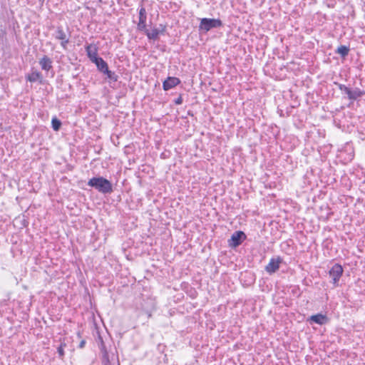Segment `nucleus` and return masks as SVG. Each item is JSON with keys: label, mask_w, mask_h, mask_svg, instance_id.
<instances>
[{"label": "nucleus", "mask_w": 365, "mask_h": 365, "mask_svg": "<svg viewBox=\"0 0 365 365\" xmlns=\"http://www.w3.org/2000/svg\"><path fill=\"white\" fill-rule=\"evenodd\" d=\"M52 128L55 131H58L61 126V122L56 118H53L51 120Z\"/></svg>", "instance_id": "obj_18"}, {"label": "nucleus", "mask_w": 365, "mask_h": 365, "mask_svg": "<svg viewBox=\"0 0 365 365\" xmlns=\"http://www.w3.org/2000/svg\"><path fill=\"white\" fill-rule=\"evenodd\" d=\"M84 344H85V341H81V343H80V344H79V346H80L81 348H82V347H83Z\"/></svg>", "instance_id": "obj_22"}, {"label": "nucleus", "mask_w": 365, "mask_h": 365, "mask_svg": "<svg viewBox=\"0 0 365 365\" xmlns=\"http://www.w3.org/2000/svg\"><path fill=\"white\" fill-rule=\"evenodd\" d=\"M180 83V80L175 77H168L164 81L163 87L165 91H168L174 86L178 85Z\"/></svg>", "instance_id": "obj_9"}, {"label": "nucleus", "mask_w": 365, "mask_h": 365, "mask_svg": "<svg viewBox=\"0 0 365 365\" xmlns=\"http://www.w3.org/2000/svg\"><path fill=\"white\" fill-rule=\"evenodd\" d=\"M39 65L41 66V68L42 70L48 71H50L53 66H52V61L51 59L47 56H43L39 61Z\"/></svg>", "instance_id": "obj_11"}, {"label": "nucleus", "mask_w": 365, "mask_h": 365, "mask_svg": "<svg viewBox=\"0 0 365 365\" xmlns=\"http://www.w3.org/2000/svg\"><path fill=\"white\" fill-rule=\"evenodd\" d=\"M334 83L338 86L339 89L341 91L344 92L347 95V96H349V93L351 91V89L349 88H348L347 86H346L344 84H341L339 83Z\"/></svg>", "instance_id": "obj_19"}, {"label": "nucleus", "mask_w": 365, "mask_h": 365, "mask_svg": "<svg viewBox=\"0 0 365 365\" xmlns=\"http://www.w3.org/2000/svg\"><path fill=\"white\" fill-rule=\"evenodd\" d=\"M364 95H365V91H361L359 88H356L354 90H351V91L349 93L348 98L350 101H354L358 99L359 98H361Z\"/></svg>", "instance_id": "obj_13"}, {"label": "nucleus", "mask_w": 365, "mask_h": 365, "mask_svg": "<svg viewBox=\"0 0 365 365\" xmlns=\"http://www.w3.org/2000/svg\"><path fill=\"white\" fill-rule=\"evenodd\" d=\"M39 1L43 2L44 0H39Z\"/></svg>", "instance_id": "obj_24"}, {"label": "nucleus", "mask_w": 365, "mask_h": 365, "mask_svg": "<svg viewBox=\"0 0 365 365\" xmlns=\"http://www.w3.org/2000/svg\"><path fill=\"white\" fill-rule=\"evenodd\" d=\"M349 48L346 46H340L336 50V53L341 55V57L344 58L349 54Z\"/></svg>", "instance_id": "obj_16"}, {"label": "nucleus", "mask_w": 365, "mask_h": 365, "mask_svg": "<svg viewBox=\"0 0 365 365\" xmlns=\"http://www.w3.org/2000/svg\"><path fill=\"white\" fill-rule=\"evenodd\" d=\"M88 185L95 188L99 192L108 194L113 192L112 183L103 177H94L88 182Z\"/></svg>", "instance_id": "obj_1"}, {"label": "nucleus", "mask_w": 365, "mask_h": 365, "mask_svg": "<svg viewBox=\"0 0 365 365\" xmlns=\"http://www.w3.org/2000/svg\"><path fill=\"white\" fill-rule=\"evenodd\" d=\"M164 31V28L162 25L160 26V28H154L151 30H145V34L149 39L156 40L158 38V36L160 34H163Z\"/></svg>", "instance_id": "obj_7"}, {"label": "nucleus", "mask_w": 365, "mask_h": 365, "mask_svg": "<svg viewBox=\"0 0 365 365\" xmlns=\"http://www.w3.org/2000/svg\"><path fill=\"white\" fill-rule=\"evenodd\" d=\"M344 269L341 264H335L329 270V276L332 278L334 284H336L343 274Z\"/></svg>", "instance_id": "obj_4"}, {"label": "nucleus", "mask_w": 365, "mask_h": 365, "mask_svg": "<svg viewBox=\"0 0 365 365\" xmlns=\"http://www.w3.org/2000/svg\"><path fill=\"white\" fill-rule=\"evenodd\" d=\"M55 38L58 40H61V45L64 48H66V44L69 42V39L67 37L66 34L63 31V30L61 27H58V29L56 31Z\"/></svg>", "instance_id": "obj_6"}, {"label": "nucleus", "mask_w": 365, "mask_h": 365, "mask_svg": "<svg viewBox=\"0 0 365 365\" xmlns=\"http://www.w3.org/2000/svg\"><path fill=\"white\" fill-rule=\"evenodd\" d=\"M93 63L96 65L98 71L103 73L108 68V63L101 57L96 59Z\"/></svg>", "instance_id": "obj_14"}, {"label": "nucleus", "mask_w": 365, "mask_h": 365, "mask_svg": "<svg viewBox=\"0 0 365 365\" xmlns=\"http://www.w3.org/2000/svg\"><path fill=\"white\" fill-rule=\"evenodd\" d=\"M86 51L87 53L88 57L92 62L96 61V59H98L99 57L98 56L97 48L95 45L89 44L86 47Z\"/></svg>", "instance_id": "obj_10"}, {"label": "nucleus", "mask_w": 365, "mask_h": 365, "mask_svg": "<svg viewBox=\"0 0 365 365\" xmlns=\"http://www.w3.org/2000/svg\"><path fill=\"white\" fill-rule=\"evenodd\" d=\"M146 11L145 9L142 7L139 11V22L138 24V29L140 31H145L146 29Z\"/></svg>", "instance_id": "obj_8"}, {"label": "nucleus", "mask_w": 365, "mask_h": 365, "mask_svg": "<svg viewBox=\"0 0 365 365\" xmlns=\"http://www.w3.org/2000/svg\"><path fill=\"white\" fill-rule=\"evenodd\" d=\"M309 320L319 325L324 324L328 321L327 316L322 314L312 315L310 317Z\"/></svg>", "instance_id": "obj_12"}, {"label": "nucleus", "mask_w": 365, "mask_h": 365, "mask_svg": "<svg viewBox=\"0 0 365 365\" xmlns=\"http://www.w3.org/2000/svg\"><path fill=\"white\" fill-rule=\"evenodd\" d=\"M106 365H111V364H110V362H108H108L106 364ZM117 365H119V364H118Z\"/></svg>", "instance_id": "obj_23"}, {"label": "nucleus", "mask_w": 365, "mask_h": 365, "mask_svg": "<svg viewBox=\"0 0 365 365\" xmlns=\"http://www.w3.org/2000/svg\"><path fill=\"white\" fill-rule=\"evenodd\" d=\"M42 75L40 72L36 71H33L31 73L29 74L27 76V80L30 82H36V81H42Z\"/></svg>", "instance_id": "obj_15"}, {"label": "nucleus", "mask_w": 365, "mask_h": 365, "mask_svg": "<svg viewBox=\"0 0 365 365\" xmlns=\"http://www.w3.org/2000/svg\"><path fill=\"white\" fill-rule=\"evenodd\" d=\"M282 262V259L279 257L277 258H272L268 264L265 267L266 272L269 274L276 272L279 269V264Z\"/></svg>", "instance_id": "obj_5"}, {"label": "nucleus", "mask_w": 365, "mask_h": 365, "mask_svg": "<svg viewBox=\"0 0 365 365\" xmlns=\"http://www.w3.org/2000/svg\"><path fill=\"white\" fill-rule=\"evenodd\" d=\"M58 354L59 355V357L60 358H62L64 355V351H63V345H61L58 348Z\"/></svg>", "instance_id": "obj_20"}, {"label": "nucleus", "mask_w": 365, "mask_h": 365, "mask_svg": "<svg viewBox=\"0 0 365 365\" xmlns=\"http://www.w3.org/2000/svg\"><path fill=\"white\" fill-rule=\"evenodd\" d=\"M222 22L219 19L203 18L200 20L199 30L202 32H207L212 29L220 28Z\"/></svg>", "instance_id": "obj_2"}, {"label": "nucleus", "mask_w": 365, "mask_h": 365, "mask_svg": "<svg viewBox=\"0 0 365 365\" xmlns=\"http://www.w3.org/2000/svg\"><path fill=\"white\" fill-rule=\"evenodd\" d=\"M103 74L106 75L107 78L110 81L114 82L118 81V76L115 73V72L111 71L108 68L103 73Z\"/></svg>", "instance_id": "obj_17"}, {"label": "nucleus", "mask_w": 365, "mask_h": 365, "mask_svg": "<svg viewBox=\"0 0 365 365\" xmlns=\"http://www.w3.org/2000/svg\"><path fill=\"white\" fill-rule=\"evenodd\" d=\"M246 235L242 231L235 232L231 238L228 240L229 246L235 248L240 245L242 242L246 239Z\"/></svg>", "instance_id": "obj_3"}, {"label": "nucleus", "mask_w": 365, "mask_h": 365, "mask_svg": "<svg viewBox=\"0 0 365 365\" xmlns=\"http://www.w3.org/2000/svg\"><path fill=\"white\" fill-rule=\"evenodd\" d=\"M182 101V98L181 95H180L179 97L175 100V103L176 104H181Z\"/></svg>", "instance_id": "obj_21"}]
</instances>
